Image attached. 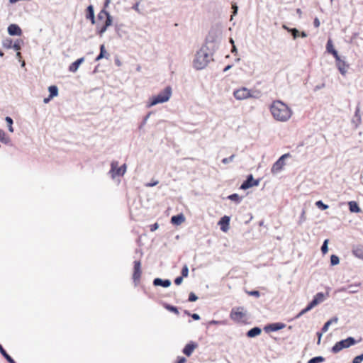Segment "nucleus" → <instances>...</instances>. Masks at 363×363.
I'll return each instance as SVG.
<instances>
[{"instance_id": "obj_1", "label": "nucleus", "mask_w": 363, "mask_h": 363, "mask_svg": "<svg viewBox=\"0 0 363 363\" xmlns=\"http://www.w3.org/2000/svg\"><path fill=\"white\" fill-rule=\"evenodd\" d=\"M270 111L274 119L279 121H288L292 114L291 108L279 100L275 101L272 104Z\"/></svg>"}, {"instance_id": "obj_2", "label": "nucleus", "mask_w": 363, "mask_h": 363, "mask_svg": "<svg viewBox=\"0 0 363 363\" xmlns=\"http://www.w3.org/2000/svg\"><path fill=\"white\" fill-rule=\"evenodd\" d=\"M210 48L203 45L197 51L193 62L194 67L197 69H204L211 60V55L209 53Z\"/></svg>"}, {"instance_id": "obj_3", "label": "nucleus", "mask_w": 363, "mask_h": 363, "mask_svg": "<svg viewBox=\"0 0 363 363\" xmlns=\"http://www.w3.org/2000/svg\"><path fill=\"white\" fill-rule=\"evenodd\" d=\"M172 89L170 86H166L158 94L152 96L149 99L146 105L147 108H150L158 104H162L168 101L172 96Z\"/></svg>"}, {"instance_id": "obj_4", "label": "nucleus", "mask_w": 363, "mask_h": 363, "mask_svg": "<svg viewBox=\"0 0 363 363\" xmlns=\"http://www.w3.org/2000/svg\"><path fill=\"white\" fill-rule=\"evenodd\" d=\"M357 343L353 337H348L346 339L337 342L331 348V352L334 354L338 353L343 349H346Z\"/></svg>"}, {"instance_id": "obj_5", "label": "nucleus", "mask_w": 363, "mask_h": 363, "mask_svg": "<svg viewBox=\"0 0 363 363\" xmlns=\"http://www.w3.org/2000/svg\"><path fill=\"white\" fill-rule=\"evenodd\" d=\"M141 274V262L140 260H135L133 262V272L132 276V279L135 286H137L139 284Z\"/></svg>"}, {"instance_id": "obj_6", "label": "nucleus", "mask_w": 363, "mask_h": 363, "mask_svg": "<svg viewBox=\"0 0 363 363\" xmlns=\"http://www.w3.org/2000/svg\"><path fill=\"white\" fill-rule=\"evenodd\" d=\"M261 179H255L252 174H248L246 179L242 183L240 189L247 190L252 186H258Z\"/></svg>"}, {"instance_id": "obj_7", "label": "nucleus", "mask_w": 363, "mask_h": 363, "mask_svg": "<svg viewBox=\"0 0 363 363\" xmlns=\"http://www.w3.org/2000/svg\"><path fill=\"white\" fill-rule=\"evenodd\" d=\"M290 157L289 153L282 155L272 165L271 172L274 174L279 172L285 165V159Z\"/></svg>"}, {"instance_id": "obj_8", "label": "nucleus", "mask_w": 363, "mask_h": 363, "mask_svg": "<svg viewBox=\"0 0 363 363\" xmlns=\"http://www.w3.org/2000/svg\"><path fill=\"white\" fill-rule=\"evenodd\" d=\"M126 170V164H123L120 167H117V162H113L111 164V172L112 173V177L123 176Z\"/></svg>"}, {"instance_id": "obj_9", "label": "nucleus", "mask_w": 363, "mask_h": 363, "mask_svg": "<svg viewBox=\"0 0 363 363\" xmlns=\"http://www.w3.org/2000/svg\"><path fill=\"white\" fill-rule=\"evenodd\" d=\"M234 97L238 100H243L252 96L250 90L245 87L236 89L233 92Z\"/></svg>"}, {"instance_id": "obj_10", "label": "nucleus", "mask_w": 363, "mask_h": 363, "mask_svg": "<svg viewBox=\"0 0 363 363\" xmlns=\"http://www.w3.org/2000/svg\"><path fill=\"white\" fill-rule=\"evenodd\" d=\"M112 16H108V18H106L104 23L102 26H100L99 24L96 25V33L101 37L103 34L106 31L107 28L112 25Z\"/></svg>"}, {"instance_id": "obj_11", "label": "nucleus", "mask_w": 363, "mask_h": 363, "mask_svg": "<svg viewBox=\"0 0 363 363\" xmlns=\"http://www.w3.org/2000/svg\"><path fill=\"white\" fill-rule=\"evenodd\" d=\"M217 34L216 31L214 30H211L206 38V45L210 48L211 49H213L215 44L217 41Z\"/></svg>"}, {"instance_id": "obj_12", "label": "nucleus", "mask_w": 363, "mask_h": 363, "mask_svg": "<svg viewBox=\"0 0 363 363\" xmlns=\"http://www.w3.org/2000/svg\"><path fill=\"white\" fill-rule=\"evenodd\" d=\"M361 286V283H356L353 284H350L347 286H342L337 291L338 292H347L348 294H352L357 293L359 290Z\"/></svg>"}, {"instance_id": "obj_13", "label": "nucleus", "mask_w": 363, "mask_h": 363, "mask_svg": "<svg viewBox=\"0 0 363 363\" xmlns=\"http://www.w3.org/2000/svg\"><path fill=\"white\" fill-rule=\"evenodd\" d=\"M286 327V324L281 323V322H277L268 324L264 327V330L266 333L269 332H276L279 330L284 329Z\"/></svg>"}, {"instance_id": "obj_14", "label": "nucleus", "mask_w": 363, "mask_h": 363, "mask_svg": "<svg viewBox=\"0 0 363 363\" xmlns=\"http://www.w3.org/2000/svg\"><path fill=\"white\" fill-rule=\"evenodd\" d=\"M198 347V344L196 342L190 341L188 342L182 350V352L187 357L192 354L194 350Z\"/></svg>"}, {"instance_id": "obj_15", "label": "nucleus", "mask_w": 363, "mask_h": 363, "mask_svg": "<svg viewBox=\"0 0 363 363\" xmlns=\"http://www.w3.org/2000/svg\"><path fill=\"white\" fill-rule=\"evenodd\" d=\"M8 33L11 36H21L22 35V30L17 24L12 23L8 26Z\"/></svg>"}, {"instance_id": "obj_16", "label": "nucleus", "mask_w": 363, "mask_h": 363, "mask_svg": "<svg viewBox=\"0 0 363 363\" xmlns=\"http://www.w3.org/2000/svg\"><path fill=\"white\" fill-rule=\"evenodd\" d=\"M230 218L228 216H223L218 221V225L223 232H227L230 228Z\"/></svg>"}, {"instance_id": "obj_17", "label": "nucleus", "mask_w": 363, "mask_h": 363, "mask_svg": "<svg viewBox=\"0 0 363 363\" xmlns=\"http://www.w3.org/2000/svg\"><path fill=\"white\" fill-rule=\"evenodd\" d=\"M85 17L87 20L90 21L92 25L96 23L94 8L93 5L90 4L86 7L85 11Z\"/></svg>"}, {"instance_id": "obj_18", "label": "nucleus", "mask_w": 363, "mask_h": 363, "mask_svg": "<svg viewBox=\"0 0 363 363\" xmlns=\"http://www.w3.org/2000/svg\"><path fill=\"white\" fill-rule=\"evenodd\" d=\"M329 296V293L327 292L325 294L323 292H318L314 296L313 298L311 301L312 304L314 305V306H316L319 303L323 302L326 297Z\"/></svg>"}, {"instance_id": "obj_19", "label": "nucleus", "mask_w": 363, "mask_h": 363, "mask_svg": "<svg viewBox=\"0 0 363 363\" xmlns=\"http://www.w3.org/2000/svg\"><path fill=\"white\" fill-rule=\"evenodd\" d=\"M242 308H238L235 311L234 308L230 312V318L233 320L240 321L245 317V313L242 311Z\"/></svg>"}, {"instance_id": "obj_20", "label": "nucleus", "mask_w": 363, "mask_h": 363, "mask_svg": "<svg viewBox=\"0 0 363 363\" xmlns=\"http://www.w3.org/2000/svg\"><path fill=\"white\" fill-rule=\"evenodd\" d=\"M326 50L328 53L333 55L335 57V60H340V55L337 51L334 48L333 41L331 39H329L326 43Z\"/></svg>"}, {"instance_id": "obj_21", "label": "nucleus", "mask_w": 363, "mask_h": 363, "mask_svg": "<svg viewBox=\"0 0 363 363\" xmlns=\"http://www.w3.org/2000/svg\"><path fill=\"white\" fill-rule=\"evenodd\" d=\"M171 281L168 279H162L161 278H155L153 280V285L155 286H162L167 288L171 286Z\"/></svg>"}, {"instance_id": "obj_22", "label": "nucleus", "mask_w": 363, "mask_h": 363, "mask_svg": "<svg viewBox=\"0 0 363 363\" xmlns=\"http://www.w3.org/2000/svg\"><path fill=\"white\" fill-rule=\"evenodd\" d=\"M336 61V66L342 75H345L347 73V69L348 68L349 65L346 63L345 60H342L341 57H340V60H335Z\"/></svg>"}, {"instance_id": "obj_23", "label": "nucleus", "mask_w": 363, "mask_h": 363, "mask_svg": "<svg viewBox=\"0 0 363 363\" xmlns=\"http://www.w3.org/2000/svg\"><path fill=\"white\" fill-rule=\"evenodd\" d=\"M84 57L77 59L69 66V71L73 73L76 72L82 63L84 62Z\"/></svg>"}, {"instance_id": "obj_24", "label": "nucleus", "mask_w": 363, "mask_h": 363, "mask_svg": "<svg viewBox=\"0 0 363 363\" xmlns=\"http://www.w3.org/2000/svg\"><path fill=\"white\" fill-rule=\"evenodd\" d=\"M185 220V216L183 213H179L172 216L171 223L175 225H181Z\"/></svg>"}, {"instance_id": "obj_25", "label": "nucleus", "mask_w": 363, "mask_h": 363, "mask_svg": "<svg viewBox=\"0 0 363 363\" xmlns=\"http://www.w3.org/2000/svg\"><path fill=\"white\" fill-rule=\"evenodd\" d=\"M261 333L262 329L259 327L256 326L249 330L247 332L246 335L250 338H252L259 335Z\"/></svg>"}, {"instance_id": "obj_26", "label": "nucleus", "mask_w": 363, "mask_h": 363, "mask_svg": "<svg viewBox=\"0 0 363 363\" xmlns=\"http://www.w3.org/2000/svg\"><path fill=\"white\" fill-rule=\"evenodd\" d=\"M337 321H338V318L335 316L333 318L328 320L327 322H325L321 328L322 333H326L328 330L330 325L333 323H337Z\"/></svg>"}, {"instance_id": "obj_27", "label": "nucleus", "mask_w": 363, "mask_h": 363, "mask_svg": "<svg viewBox=\"0 0 363 363\" xmlns=\"http://www.w3.org/2000/svg\"><path fill=\"white\" fill-rule=\"evenodd\" d=\"M349 209L352 213H359L361 211V208L359 206L358 203L354 201H351L348 202Z\"/></svg>"}, {"instance_id": "obj_28", "label": "nucleus", "mask_w": 363, "mask_h": 363, "mask_svg": "<svg viewBox=\"0 0 363 363\" xmlns=\"http://www.w3.org/2000/svg\"><path fill=\"white\" fill-rule=\"evenodd\" d=\"M314 305L312 304L311 301L307 305V306L302 309L294 318V319H298L300 317H301L303 315L306 314L308 311H310L311 309L314 308Z\"/></svg>"}, {"instance_id": "obj_29", "label": "nucleus", "mask_w": 363, "mask_h": 363, "mask_svg": "<svg viewBox=\"0 0 363 363\" xmlns=\"http://www.w3.org/2000/svg\"><path fill=\"white\" fill-rule=\"evenodd\" d=\"M108 54H107L104 45H100V52L96 56L95 61H99L104 57L108 58Z\"/></svg>"}, {"instance_id": "obj_30", "label": "nucleus", "mask_w": 363, "mask_h": 363, "mask_svg": "<svg viewBox=\"0 0 363 363\" xmlns=\"http://www.w3.org/2000/svg\"><path fill=\"white\" fill-rule=\"evenodd\" d=\"M0 353L6 359L9 363H16L14 359L7 353L2 345L0 344Z\"/></svg>"}, {"instance_id": "obj_31", "label": "nucleus", "mask_w": 363, "mask_h": 363, "mask_svg": "<svg viewBox=\"0 0 363 363\" xmlns=\"http://www.w3.org/2000/svg\"><path fill=\"white\" fill-rule=\"evenodd\" d=\"M50 99H52L58 95V88L56 85H51L48 87Z\"/></svg>"}, {"instance_id": "obj_32", "label": "nucleus", "mask_w": 363, "mask_h": 363, "mask_svg": "<svg viewBox=\"0 0 363 363\" xmlns=\"http://www.w3.org/2000/svg\"><path fill=\"white\" fill-rule=\"evenodd\" d=\"M352 252L354 255L358 258L363 259V247L357 246L353 249Z\"/></svg>"}, {"instance_id": "obj_33", "label": "nucleus", "mask_w": 363, "mask_h": 363, "mask_svg": "<svg viewBox=\"0 0 363 363\" xmlns=\"http://www.w3.org/2000/svg\"><path fill=\"white\" fill-rule=\"evenodd\" d=\"M0 141L4 144H9L11 139L6 135V133L0 128Z\"/></svg>"}, {"instance_id": "obj_34", "label": "nucleus", "mask_w": 363, "mask_h": 363, "mask_svg": "<svg viewBox=\"0 0 363 363\" xmlns=\"http://www.w3.org/2000/svg\"><path fill=\"white\" fill-rule=\"evenodd\" d=\"M164 307L167 311H169L170 312H172V313H174L176 315H179V314L178 308L174 306H172V305L169 304V303H164Z\"/></svg>"}, {"instance_id": "obj_35", "label": "nucleus", "mask_w": 363, "mask_h": 363, "mask_svg": "<svg viewBox=\"0 0 363 363\" xmlns=\"http://www.w3.org/2000/svg\"><path fill=\"white\" fill-rule=\"evenodd\" d=\"M2 46L6 49H11L13 47V40L7 38L2 40Z\"/></svg>"}, {"instance_id": "obj_36", "label": "nucleus", "mask_w": 363, "mask_h": 363, "mask_svg": "<svg viewBox=\"0 0 363 363\" xmlns=\"http://www.w3.org/2000/svg\"><path fill=\"white\" fill-rule=\"evenodd\" d=\"M228 199L232 201H234L236 203H240L242 201V199L241 197L236 193H234V194H232L230 195H229L228 197H227Z\"/></svg>"}, {"instance_id": "obj_37", "label": "nucleus", "mask_w": 363, "mask_h": 363, "mask_svg": "<svg viewBox=\"0 0 363 363\" xmlns=\"http://www.w3.org/2000/svg\"><path fill=\"white\" fill-rule=\"evenodd\" d=\"M22 45H23V40L22 39H17L13 43L12 48L16 51H19L21 49Z\"/></svg>"}, {"instance_id": "obj_38", "label": "nucleus", "mask_w": 363, "mask_h": 363, "mask_svg": "<svg viewBox=\"0 0 363 363\" xmlns=\"http://www.w3.org/2000/svg\"><path fill=\"white\" fill-rule=\"evenodd\" d=\"M325 361V358L322 356H316L310 359L307 363H322Z\"/></svg>"}, {"instance_id": "obj_39", "label": "nucleus", "mask_w": 363, "mask_h": 363, "mask_svg": "<svg viewBox=\"0 0 363 363\" xmlns=\"http://www.w3.org/2000/svg\"><path fill=\"white\" fill-rule=\"evenodd\" d=\"M108 16H111L110 13L107 11L105 9H103L98 13L97 18L99 20H102L104 17L107 18Z\"/></svg>"}, {"instance_id": "obj_40", "label": "nucleus", "mask_w": 363, "mask_h": 363, "mask_svg": "<svg viewBox=\"0 0 363 363\" xmlns=\"http://www.w3.org/2000/svg\"><path fill=\"white\" fill-rule=\"evenodd\" d=\"M315 206L318 208L324 211L329 208L328 205L325 204L321 200L317 201L315 202Z\"/></svg>"}, {"instance_id": "obj_41", "label": "nucleus", "mask_w": 363, "mask_h": 363, "mask_svg": "<svg viewBox=\"0 0 363 363\" xmlns=\"http://www.w3.org/2000/svg\"><path fill=\"white\" fill-rule=\"evenodd\" d=\"M340 262V258L336 255H332L330 256V264L332 266H335L338 264Z\"/></svg>"}, {"instance_id": "obj_42", "label": "nucleus", "mask_w": 363, "mask_h": 363, "mask_svg": "<svg viewBox=\"0 0 363 363\" xmlns=\"http://www.w3.org/2000/svg\"><path fill=\"white\" fill-rule=\"evenodd\" d=\"M328 240H325L322 246H321V252L323 255L326 254L328 251Z\"/></svg>"}, {"instance_id": "obj_43", "label": "nucleus", "mask_w": 363, "mask_h": 363, "mask_svg": "<svg viewBox=\"0 0 363 363\" xmlns=\"http://www.w3.org/2000/svg\"><path fill=\"white\" fill-rule=\"evenodd\" d=\"M181 274H182V276L183 278L184 277H187L188 275H189V267L186 264H184L182 269V272H181Z\"/></svg>"}, {"instance_id": "obj_44", "label": "nucleus", "mask_w": 363, "mask_h": 363, "mask_svg": "<svg viewBox=\"0 0 363 363\" xmlns=\"http://www.w3.org/2000/svg\"><path fill=\"white\" fill-rule=\"evenodd\" d=\"M306 218L305 210H302V212L299 216L298 224L301 225L303 223H304L306 221Z\"/></svg>"}, {"instance_id": "obj_45", "label": "nucleus", "mask_w": 363, "mask_h": 363, "mask_svg": "<svg viewBox=\"0 0 363 363\" xmlns=\"http://www.w3.org/2000/svg\"><path fill=\"white\" fill-rule=\"evenodd\" d=\"M359 111H360L359 107V106H357L356 107L355 112H354V118L357 119V123H360V122H361V116L359 114Z\"/></svg>"}, {"instance_id": "obj_46", "label": "nucleus", "mask_w": 363, "mask_h": 363, "mask_svg": "<svg viewBox=\"0 0 363 363\" xmlns=\"http://www.w3.org/2000/svg\"><path fill=\"white\" fill-rule=\"evenodd\" d=\"M289 33L291 34L294 39L297 38V37L299 35V31L296 28H293L291 30H289Z\"/></svg>"}, {"instance_id": "obj_47", "label": "nucleus", "mask_w": 363, "mask_h": 363, "mask_svg": "<svg viewBox=\"0 0 363 363\" xmlns=\"http://www.w3.org/2000/svg\"><path fill=\"white\" fill-rule=\"evenodd\" d=\"M152 114V112H149L143 119L142 123L139 125V129H142L143 127L146 124L148 118H150V115Z\"/></svg>"}, {"instance_id": "obj_48", "label": "nucleus", "mask_w": 363, "mask_h": 363, "mask_svg": "<svg viewBox=\"0 0 363 363\" xmlns=\"http://www.w3.org/2000/svg\"><path fill=\"white\" fill-rule=\"evenodd\" d=\"M247 294L249 296H255V297H257V298L260 296V293L257 290L249 291H247Z\"/></svg>"}, {"instance_id": "obj_49", "label": "nucleus", "mask_w": 363, "mask_h": 363, "mask_svg": "<svg viewBox=\"0 0 363 363\" xmlns=\"http://www.w3.org/2000/svg\"><path fill=\"white\" fill-rule=\"evenodd\" d=\"M234 157H235V155H232L231 156H230L228 157L223 158L222 160V163H223L224 164H227L233 162Z\"/></svg>"}, {"instance_id": "obj_50", "label": "nucleus", "mask_w": 363, "mask_h": 363, "mask_svg": "<svg viewBox=\"0 0 363 363\" xmlns=\"http://www.w3.org/2000/svg\"><path fill=\"white\" fill-rule=\"evenodd\" d=\"M363 361V353L356 356L352 363H361Z\"/></svg>"}, {"instance_id": "obj_51", "label": "nucleus", "mask_w": 363, "mask_h": 363, "mask_svg": "<svg viewBox=\"0 0 363 363\" xmlns=\"http://www.w3.org/2000/svg\"><path fill=\"white\" fill-rule=\"evenodd\" d=\"M197 300H198V296L194 292H191L189 295L188 301L190 302H194Z\"/></svg>"}, {"instance_id": "obj_52", "label": "nucleus", "mask_w": 363, "mask_h": 363, "mask_svg": "<svg viewBox=\"0 0 363 363\" xmlns=\"http://www.w3.org/2000/svg\"><path fill=\"white\" fill-rule=\"evenodd\" d=\"M183 279L184 278L182 277H181V276H179V277H176L175 279H174V284L176 285H180L182 283V281H183Z\"/></svg>"}, {"instance_id": "obj_53", "label": "nucleus", "mask_w": 363, "mask_h": 363, "mask_svg": "<svg viewBox=\"0 0 363 363\" xmlns=\"http://www.w3.org/2000/svg\"><path fill=\"white\" fill-rule=\"evenodd\" d=\"M186 362V359L184 357L179 356L175 363H185Z\"/></svg>"}, {"instance_id": "obj_54", "label": "nucleus", "mask_w": 363, "mask_h": 363, "mask_svg": "<svg viewBox=\"0 0 363 363\" xmlns=\"http://www.w3.org/2000/svg\"><path fill=\"white\" fill-rule=\"evenodd\" d=\"M223 324V321H218V320H212L211 321H209L208 323V325H221Z\"/></svg>"}, {"instance_id": "obj_55", "label": "nucleus", "mask_w": 363, "mask_h": 363, "mask_svg": "<svg viewBox=\"0 0 363 363\" xmlns=\"http://www.w3.org/2000/svg\"><path fill=\"white\" fill-rule=\"evenodd\" d=\"M159 228V225L157 223H155L154 224L151 225L150 226V231L153 232Z\"/></svg>"}, {"instance_id": "obj_56", "label": "nucleus", "mask_w": 363, "mask_h": 363, "mask_svg": "<svg viewBox=\"0 0 363 363\" xmlns=\"http://www.w3.org/2000/svg\"><path fill=\"white\" fill-rule=\"evenodd\" d=\"M5 121L6 122L7 125H13V121L10 116H6L5 118Z\"/></svg>"}, {"instance_id": "obj_57", "label": "nucleus", "mask_w": 363, "mask_h": 363, "mask_svg": "<svg viewBox=\"0 0 363 363\" xmlns=\"http://www.w3.org/2000/svg\"><path fill=\"white\" fill-rule=\"evenodd\" d=\"M191 317L193 318V320H200V315L197 313H191Z\"/></svg>"}, {"instance_id": "obj_58", "label": "nucleus", "mask_w": 363, "mask_h": 363, "mask_svg": "<svg viewBox=\"0 0 363 363\" xmlns=\"http://www.w3.org/2000/svg\"><path fill=\"white\" fill-rule=\"evenodd\" d=\"M313 25L315 28L319 27L320 26V21L318 18H315L313 21Z\"/></svg>"}, {"instance_id": "obj_59", "label": "nucleus", "mask_w": 363, "mask_h": 363, "mask_svg": "<svg viewBox=\"0 0 363 363\" xmlns=\"http://www.w3.org/2000/svg\"><path fill=\"white\" fill-rule=\"evenodd\" d=\"M324 86H325V84L324 83H323L321 84H319V85H317V86H315L314 91H318V90L323 88Z\"/></svg>"}, {"instance_id": "obj_60", "label": "nucleus", "mask_w": 363, "mask_h": 363, "mask_svg": "<svg viewBox=\"0 0 363 363\" xmlns=\"http://www.w3.org/2000/svg\"><path fill=\"white\" fill-rule=\"evenodd\" d=\"M132 9H134L135 11H139V3L135 4L133 6Z\"/></svg>"}, {"instance_id": "obj_61", "label": "nucleus", "mask_w": 363, "mask_h": 363, "mask_svg": "<svg viewBox=\"0 0 363 363\" xmlns=\"http://www.w3.org/2000/svg\"><path fill=\"white\" fill-rule=\"evenodd\" d=\"M233 67L232 65H228L227 66L225 67V68L223 69V72H225L227 71H228L230 69H231V67Z\"/></svg>"}, {"instance_id": "obj_62", "label": "nucleus", "mask_w": 363, "mask_h": 363, "mask_svg": "<svg viewBox=\"0 0 363 363\" xmlns=\"http://www.w3.org/2000/svg\"><path fill=\"white\" fill-rule=\"evenodd\" d=\"M111 3V0H105L104 4V9H106L109 4Z\"/></svg>"}, {"instance_id": "obj_63", "label": "nucleus", "mask_w": 363, "mask_h": 363, "mask_svg": "<svg viewBox=\"0 0 363 363\" xmlns=\"http://www.w3.org/2000/svg\"><path fill=\"white\" fill-rule=\"evenodd\" d=\"M322 332L320 333V332H318L317 333V335H318V344H320V339H321V337H322Z\"/></svg>"}, {"instance_id": "obj_64", "label": "nucleus", "mask_w": 363, "mask_h": 363, "mask_svg": "<svg viewBox=\"0 0 363 363\" xmlns=\"http://www.w3.org/2000/svg\"><path fill=\"white\" fill-rule=\"evenodd\" d=\"M299 35L301 38H306L307 37V33L305 31H302L301 33H299Z\"/></svg>"}]
</instances>
